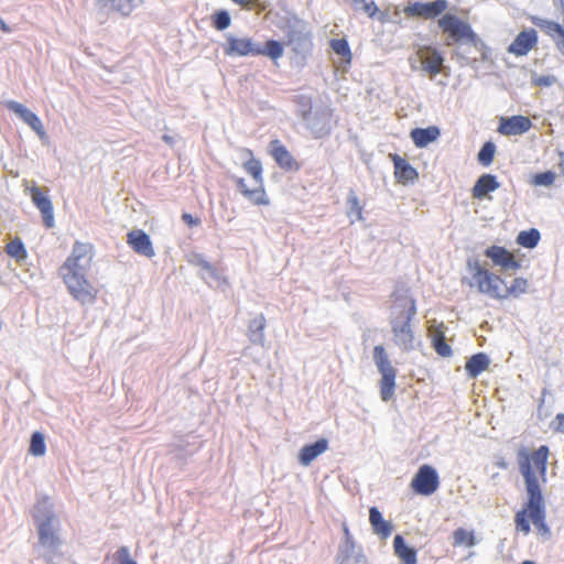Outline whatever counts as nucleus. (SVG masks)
<instances>
[{
    "instance_id": "obj_51",
    "label": "nucleus",
    "mask_w": 564,
    "mask_h": 564,
    "mask_svg": "<svg viewBox=\"0 0 564 564\" xmlns=\"http://www.w3.org/2000/svg\"><path fill=\"white\" fill-rule=\"evenodd\" d=\"M556 82L553 75H541L532 77V84L539 87H550Z\"/></svg>"
},
{
    "instance_id": "obj_33",
    "label": "nucleus",
    "mask_w": 564,
    "mask_h": 564,
    "mask_svg": "<svg viewBox=\"0 0 564 564\" xmlns=\"http://www.w3.org/2000/svg\"><path fill=\"white\" fill-rule=\"evenodd\" d=\"M267 319L263 314H259L248 324V338L253 345L263 346L264 344V328Z\"/></svg>"
},
{
    "instance_id": "obj_39",
    "label": "nucleus",
    "mask_w": 564,
    "mask_h": 564,
    "mask_svg": "<svg viewBox=\"0 0 564 564\" xmlns=\"http://www.w3.org/2000/svg\"><path fill=\"white\" fill-rule=\"evenodd\" d=\"M198 276L209 286H220L223 284H227V280L213 264H210V269H205L203 272H198Z\"/></svg>"
},
{
    "instance_id": "obj_21",
    "label": "nucleus",
    "mask_w": 564,
    "mask_h": 564,
    "mask_svg": "<svg viewBox=\"0 0 564 564\" xmlns=\"http://www.w3.org/2000/svg\"><path fill=\"white\" fill-rule=\"evenodd\" d=\"M31 197L33 204L41 212L43 217V223L46 228L54 227V213L53 205L47 195H45L42 189L37 186L32 187Z\"/></svg>"
},
{
    "instance_id": "obj_20",
    "label": "nucleus",
    "mask_w": 564,
    "mask_h": 564,
    "mask_svg": "<svg viewBox=\"0 0 564 564\" xmlns=\"http://www.w3.org/2000/svg\"><path fill=\"white\" fill-rule=\"evenodd\" d=\"M538 32L534 29L521 31L508 47V52L516 56L527 55L538 44Z\"/></svg>"
},
{
    "instance_id": "obj_60",
    "label": "nucleus",
    "mask_w": 564,
    "mask_h": 564,
    "mask_svg": "<svg viewBox=\"0 0 564 564\" xmlns=\"http://www.w3.org/2000/svg\"><path fill=\"white\" fill-rule=\"evenodd\" d=\"M543 403H544V399L542 398L541 401H540V404L538 406V413H539V416L542 415V408H543Z\"/></svg>"
},
{
    "instance_id": "obj_3",
    "label": "nucleus",
    "mask_w": 564,
    "mask_h": 564,
    "mask_svg": "<svg viewBox=\"0 0 564 564\" xmlns=\"http://www.w3.org/2000/svg\"><path fill=\"white\" fill-rule=\"evenodd\" d=\"M392 296L395 301L394 311L390 316L393 343L402 351L409 352L415 349V336L411 322L416 315V303L406 291L403 293L395 291Z\"/></svg>"
},
{
    "instance_id": "obj_44",
    "label": "nucleus",
    "mask_w": 564,
    "mask_h": 564,
    "mask_svg": "<svg viewBox=\"0 0 564 564\" xmlns=\"http://www.w3.org/2000/svg\"><path fill=\"white\" fill-rule=\"evenodd\" d=\"M6 250L10 257L17 260L25 259L28 256L24 243L19 238L9 242L6 247Z\"/></svg>"
},
{
    "instance_id": "obj_27",
    "label": "nucleus",
    "mask_w": 564,
    "mask_h": 564,
    "mask_svg": "<svg viewBox=\"0 0 564 564\" xmlns=\"http://www.w3.org/2000/svg\"><path fill=\"white\" fill-rule=\"evenodd\" d=\"M91 250L89 243L75 242L70 256L64 262L62 270L86 269L82 261L87 258Z\"/></svg>"
},
{
    "instance_id": "obj_9",
    "label": "nucleus",
    "mask_w": 564,
    "mask_h": 564,
    "mask_svg": "<svg viewBox=\"0 0 564 564\" xmlns=\"http://www.w3.org/2000/svg\"><path fill=\"white\" fill-rule=\"evenodd\" d=\"M549 453L550 451L546 445H541L532 454H530L525 447H521L517 454L519 470L521 475L523 476V470L529 466L532 475L536 477V474L532 468L533 464L540 476L545 479Z\"/></svg>"
},
{
    "instance_id": "obj_52",
    "label": "nucleus",
    "mask_w": 564,
    "mask_h": 564,
    "mask_svg": "<svg viewBox=\"0 0 564 564\" xmlns=\"http://www.w3.org/2000/svg\"><path fill=\"white\" fill-rule=\"evenodd\" d=\"M444 328V325L441 324L437 327L430 330L432 344L438 340H446Z\"/></svg>"
},
{
    "instance_id": "obj_43",
    "label": "nucleus",
    "mask_w": 564,
    "mask_h": 564,
    "mask_svg": "<svg viewBox=\"0 0 564 564\" xmlns=\"http://www.w3.org/2000/svg\"><path fill=\"white\" fill-rule=\"evenodd\" d=\"M332 50L339 56L344 58L346 62L351 61V51L349 43L346 39H334L330 41Z\"/></svg>"
},
{
    "instance_id": "obj_8",
    "label": "nucleus",
    "mask_w": 564,
    "mask_h": 564,
    "mask_svg": "<svg viewBox=\"0 0 564 564\" xmlns=\"http://www.w3.org/2000/svg\"><path fill=\"white\" fill-rule=\"evenodd\" d=\"M301 117L306 123V128L312 132L314 138L321 139L330 133V113L326 110L312 113L311 99L302 97Z\"/></svg>"
},
{
    "instance_id": "obj_28",
    "label": "nucleus",
    "mask_w": 564,
    "mask_h": 564,
    "mask_svg": "<svg viewBox=\"0 0 564 564\" xmlns=\"http://www.w3.org/2000/svg\"><path fill=\"white\" fill-rule=\"evenodd\" d=\"M441 134V130L436 126L427 128H414L410 132V137L416 148H425L430 143L437 140Z\"/></svg>"
},
{
    "instance_id": "obj_14",
    "label": "nucleus",
    "mask_w": 564,
    "mask_h": 564,
    "mask_svg": "<svg viewBox=\"0 0 564 564\" xmlns=\"http://www.w3.org/2000/svg\"><path fill=\"white\" fill-rule=\"evenodd\" d=\"M286 36L289 44L293 46L295 53L305 54L310 52L313 46L311 33L300 21L289 26Z\"/></svg>"
},
{
    "instance_id": "obj_42",
    "label": "nucleus",
    "mask_w": 564,
    "mask_h": 564,
    "mask_svg": "<svg viewBox=\"0 0 564 564\" xmlns=\"http://www.w3.org/2000/svg\"><path fill=\"white\" fill-rule=\"evenodd\" d=\"M496 153V145L491 141H487L482 144L480 148L477 160L482 166H489L492 161Z\"/></svg>"
},
{
    "instance_id": "obj_57",
    "label": "nucleus",
    "mask_w": 564,
    "mask_h": 564,
    "mask_svg": "<svg viewBox=\"0 0 564 564\" xmlns=\"http://www.w3.org/2000/svg\"><path fill=\"white\" fill-rule=\"evenodd\" d=\"M343 532H344V541L343 542H348V541H354V538L348 529V525L346 523L343 524Z\"/></svg>"
},
{
    "instance_id": "obj_48",
    "label": "nucleus",
    "mask_w": 564,
    "mask_h": 564,
    "mask_svg": "<svg viewBox=\"0 0 564 564\" xmlns=\"http://www.w3.org/2000/svg\"><path fill=\"white\" fill-rule=\"evenodd\" d=\"M187 262L196 268H199L198 272H203L205 269H210V262L206 260L205 256L198 252H192L187 256Z\"/></svg>"
},
{
    "instance_id": "obj_23",
    "label": "nucleus",
    "mask_w": 564,
    "mask_h": 564,
    "mask_svg": "<svg viewBox=\"0 0 564 564\" xmlns=\"http://www.w3.org/2000/svg\"><path fill=\"white\" fill-rule=\"evenodd\" d=\"M394 165V177L398 183L408 184L414 183L419 177L417 171L399 154L391 155Z\"/></svg>"
},
{
    "instance_id": "obj_38",
    "label": "nucleus",
    "mask_w": 564,
    "mask_h": 564,
    "mask_svg": "<svg viewBox=\"0 0 564 564\" xmlns=\"http://www.w3.org/2000/svg\"><path fill=\"white\" fill-rule=\"evenodd\" d=\"M242 167L249 175L252 176L257 187H264L262 177L263 170L260 160L251 156L248 161L243 162Z\"/></svg>"
},
{
    "instance_id": "obj_54",
    "label": "nucleus",
    "mask_w": 564,
    "mask_h": 564,
    "mask_svg": "<svg viewBox=\"0 0 564 564\" xmlns=\"http://www.w3.org/2000/svg\"><path fill=\"white\" fill-rule=\"evenodd\" d=\"M182 219L185 224H187L191 227L198 226L200 224V220L198 218L194 217L193 215H191L188 213H184L182 215Z\"/></svg>"
},
{
    "instance_id": "obj_13",
    "label": "nucleus",
    "mask_w": 564,
    "mask_h": 564,
    "mask_svg": "<svg viewBox=\"0 0 564 564\" xmlns=\"http://www.w3.org/2000/svg\"><path fill=\"white\" fill-rule=\"evenodd\" d=\"M6 107L19 116L30 128L39 135L42 141L47 140V133L43 127L41 119L36 113L15 100H8Z\"/></svg>"
},
{
    "instance_id": "obj_49",
    "label": "nucleus",
    "mask_w": 564,
    "mask_h": 564,
    "mask_svg": "<svg viewBox=\"0 0 564 564\" xmlns=\"http://www.w3.org/2000/svg\"><path fill=\"white\" fill-rule=\"evenodd\" d=\"M115 558L119 564H138L133 558L130 557V551L128 546H120L115 553Z\"/></svg>"
},
{
    "instance_id": "obj_29",
    "label": "nucleus",
    "mask_w": 564,
    "mask_h": 564,
    "mask_svg": "<svg viewBox=\"0 0 564 564\" xmlns=\"http://www.w3.org/2000/svg\"><path fill=\"white\" fill-rule=\"evenodd\" d=\"M369 522L375 534L381 539H387L392 532L391 522L383 519L381 511L377 507L369 509Z\"/></svg>"
},
{
    "instance_id": "obj_53",
    "label": "nucleus",
    "mask_w": 564,
    "mask_h": 564,
    "mask_svg": "<svg viewBox=\"0 0 564 564\" xmlns=\"http://www.w3.org/2000/svg\"><path fill=\"white\" fill-rule=\"evenodd\" d=\"M361 9L371 19H373L376 17V14L379 12V9H378L377 4L373 1H371V2H367L366 1L362 4Z\"/></svg>"
},
{
    "instance_id": "obj_55",
    "label": "nucleus",
    "mask_w": 564,
    "mask_h": 564,
    "mask_svg": "<svg viewBox=\"0 0 564 564\" xmlns=\"http://www.w3.org/2000/svg\"><path fill=\"white\" fill-rule=\"evenodd\" d=\"M236 4H239L242 8L251 9L257 7L260 3V0H231Z\"/></svg>"
},
{
    "instance_id": "obj_1",
    "label": "nucleus",
    "mask_w": 564,
    "mask_h": 564,
    "mask_svg": "<svg viewBox=\"0 0 564 564\" xmlns=\"http://www.w3.org/2000/svg\"><path fill=\"white\" fill-rule=\"evenodd\" d=\"M32 517L39 535L37 543L33 545L35 556L42 558L46 564H58L63 558L61 551L63 541L57 532L59 520L47 497L37 500Z\"/></svg>"
},
{
    "instance_id": "obj_61",
    "label": "nucleus",
    "mask_w": 564,
    "mask_h": 564,
    "mask_svg": "<svg viewBox=\"0 0 564 564\" xmlns=\"http://www.w3.org/2000/svg\"><path fill=\"white\" fill-rule=\"evenodd\" d=\"M338 564H357L354 561L340 560Z\"/></svg>"
},
{
    "instance_id": "obj_24",
    "label": "nucleus",
    "mask_w": 564,
    "mask_h": 564,
    "mask_svg": "<svg viewBox=\"0 0 564 564\" xmlns=\"http://www.w3.org/2000/svg\"><path fill=\"white\" fill-rule=\"evenodd\" d=\"M272 156L276 164L285 171H299L300 164L290 153V151L280 141L274 140L271 142Z\"/></svg>"
},
{
    "instance_id": "obj_32",
    "label": "nucleus",
    "mask_w": 564,
    "mask_h": 564,
    "mask_svg": "<svg viewBox=\"0 0 564 564\" xmlns=\"http://www.w3.org/2000/svg\"><path fill=\"white\" fill-rule=\"evenodd\" d=\"M490 364V359L485 352L474 354L465 364V371L469 378H477L485 371Z\"/></svg>"
},
{
    "instance_id": "obj_56",
    "label": "nucleus",
    "mask_w": 564,
    "mask_h": 564,
    "mask_svg": "<svg viewBox=\"0 0 564 564\" xmlns=\"http://www.w3.org/2000/svg\"><path fill=\"white\" fill-rule=\"evenodd\" d=\"M555 422H556L555 430L561 433H564V413H558L555 416Z\"/></svg>"
},
{
    "instance_id": "obj_25",
    "label": "nucleus",
    "mask_w": 564,
    "mask_h": 564,
    "mask_svg": "<svg viewBox=\"0 0 564 564\" xmlns=\"http://www.w3.org/2000/svg\"><path fill=\"white\" fill-rule=\"evenodd\" d=\"M231 180L235 182L237 189L254 205L270 204L264 187L256 186L253 189H250L242 177L231 176Z\"/></svg>"
},
{
    "instance_id": "obj_47",
    "label": "nucleus",
    "mask_w": 564,
    "mask_h": 564,
    "mask_svg": "<svg viewBox=\"0 0 564 564\" xmlns=\"http://www.w3.org/2000/svg\"><path fill=\"white\" fill-rule=\"evenodd\" d=\"M555 173L552 171H545L542 173H536L532 176L530 183L534 186H551L555 181Z\"/></svg>"
},
{
    "instance_id": "obj_63",
    "label": "nucleus",
    "mask_w": 564,
    "mask_h": 564,
    "mask_svg": "<svg viewBox=\"0 0 564 564\" xmlns=\"http://www.w3.org/2000/svg\"><path fill=\"white\" fill-rule=\"evenodd\" d=\"M498 466H499V467H501V468H507V463H505V462H500V463L498 464Z\"/></svg>"
},
{
    "instance_id": "obj_31",
    "label": "nucleus",
    "mask_w": 564,
    "mask_h": 564,
    "mask_svg": "<svg viewBox=\"0 0 564 564\" xmlns=\"http://www.w3.org/2000/svg\"><path fill=\"white\" fill-rule=\"evenodd\" d=\"M141 3L142 0H97V6L100 9L110 8L123 17L130 15Z\"/></svg>"
},
{
    "instance_id": "obj_22",
    "label": "nucleus",
    "mask_w": 564,
    "mask_h": 564,
    "mask_svg": "<svg viewBox=\"0 0 564 564\" xmlns=\"http://www.w3.org/2000/svg\"><path fill=\"white\" fill-rule=\"evenodd\" d=\"M328 447L329 442L325 437L318 438L314 443L305 444L299 452V463L304 467L310 466L319 455L325 453Z\"/></svg>"
},
{
    "instance_id": "obj_59",
    "label": "nucleus",
    "mask_w": 564,
    "mask_h": 564,
    "mask_svg": "<svg viewBox=\"0 0 564 564\" xmlns=\"http://www.w3.org/2000/svg\"><path fill=\"white\" fill-rule=\"evenodd\" d=\"M163 141L170 145H173L174 144V138L171 137V135H167V134H164L162 137Z\"/></svg>"
},
{
    "instance_id": "obj_35",
    "label": "nucleus",
    "mask_w": 564,
    "mask_h": 564,
    "mask_svg": "<svg viewBox=\"0 0 564 564\" xmlns=\"http://www.w3.org/2000/svg\"><path fill=\"white\" fill-rule=\"evenodd\" d=\"M347 216L350 218L351 224L362 219V206L352 188L349 189L347 196Z\"/></svg>"
},
{
    "instance_id": "obj_50",
    "label": "nucleus",
    "mask_w": 564,
    "mask_h": 564,
    "mask_svg": "<svg viewBox=\"0 0 564 564\" xmlns=\"http://www.w3.org/2000/svg\"><path fill=\"white\" fill-rule=\"evenodd\" d=\"M432 346L441 357H451L453 355L452 347L446 343V340L435 341Z\"/></svg>"
},
{
    "instance_id": "obj_6",
    "label": "nucleus",
    "mask_w": 564,
    "mask_h": 564,
    "mask_svg": "<svg viewBox=\"0 0 564 564\" xmlns=\"http://www.w3.org/2000/svg\"><path fill=\"white\" fill-rule=\"evenodd\" d=\"M65 271L64 282L72 296L83 305L93 304L97 297V290L85 278V269Z\"/></svg>"
},
{
    "instance_id": "obj_18",
    "label": "nucleus",
    "mask_w": 564,
    "mask_h": 564,
    "mask_svg": "<svg viewBox=\"0 0 564 564\" xmlns=\"http://www.w3.org/2000/svg\"><path fill=\"white\" fill-rule=\"evenodd\" d=\"M531 127L532 122L530 118L522 115H514L500 118L498 132L502 135H521L528 132Z\"/></svg>"
},
{
    "instance_id": "obj_26",
    "label": "nucleus",
    "mask_w": 564,
    "mask_h": 564,
    "mask_svg": "<svg viewBox=\"0 0 564 564\" xmlns=\"http://www.w3.org/2000/svg\"><path fill=\"white\" fill-rule=\"evenodd\" d=\"M500 187L497 176L494 174L485 173L480 175L471 188V196L476 199L485 198L489 193L495 192Z\"/></svg>"
},
{
    "instance_id": "obj_16",
    "label": "nucleus",
    "mask_w": 564,
    "mask_h": 564,
    "mask_svg": "<svg viewBox=\"0 0 564 564\" xmlns=\"http://www.w3.org/2000/svg\"><path fill=\"white\" fill-rule=\"evenodd\" d=\"M530 21L554 41L556 48L564 56V25L538 15H532Z\"/></svg>"
},
{
    "instance_id": "obj_12",
    "label": "nucleus",
    "mask_w": 564,
    "mask_h": 564,
    "mask_svg": "<svg viewBox=\"0 0 564 564\" xmlns=\"http://www.w3.org/2000/svg\"><path fill=\"white\" fill-rule=\"evenodd\" d=\"M484 254L490 259L495 265L500 267L503 272H516L522 267L521 262L517 260L506 247L490 246L484 251Z\"/></svg>"
},
{
    "instance_id": "obj_46",
    "label": "nucleus",
    "mask_w": 564,
    "mask_h": 564,
    "mask_svg": "<svg viewBox=\"0 0 564 564\" xmlns=\"http://www.w3.org/2000/svg\"><path fill=\"white\" fill-rule=\"evenodd\" d=\"M454 545L466 544L473 546L475 544V535L463 528H458L453 532Z\"/></svg>"
},
{
    "instance_id": "obj_41",
    "label": "nucleus",
    "mask_w": 564,
    "mask_h": 564,
    "mask_svg": "<svg viewBox=\"0 0 564 564\" xmlns=\"http://www.w3.org/2000/svg\"><path fill=\"white\" fill-rule=\"evenodd\" d=\"M231 24V17L229 12L225 9H220L215 11L212 14V25L217 31H224L228 29Z\"/></svg>"
},
{
    "instance_id": "obj_62",
    "label": "nucleus",
    "mask_w": 564,
    "mask_h": 564,
    "mask_svg": "<svg viewBox=\"0 0 564 564\" xmlns=\"http://www.w3.org/2000/svg\"><path fill=\"white\" fill-rule=\"evenodd\" d=\"M354 3L357 6V4H364L366 2V0H352Z\"/></svg>"
},
{
    "instance_id": "obj_37",
    "label": "nucleus",
    "mask_w": 564,
    "mask_h": 564,
    "mask_svg": "<svg viewBox=\"0 0 564 564\" xmlns=\"http://www.w3.org/2000/svg\"><path fill=\"white\" fill-rule=\"evenodd\" d=\"M541 239V234L536 228L522 230L517 236V243L523 248L533 249L538 246Z\"/></svg>"
},
{
    "instance_id": "obj_40",
    "label": "nucleus",
    "mask_w": 564,
    "mask_h": 564,
    "mask_svg": "<svg viewBox=\"0 0 564 564\" xmlns=\"http://www.w3.org/2000/svg\"><path fill=\"white\" fill-rule=\"evenodd\" d=\"M46 452L45 435L42 432L35 431L30 438L29 453L33 456H43Z\"/></svg>"
},
{
    "instance_id": "obj_58",
    "label": "nucleus",
    "mask_w": 564,
    "mask_h": 564,
    "mask_svg": "<svg viewBox=\"0 0 564 564\" xmlns=\"http://www.w3.org/2000/svg\"><path fill=\"white\" fill-rule=\"evenodd\" d=\"M0 30H2L6 33L11 32V28L0 18Z\"/></svg>"
},
{
    "instance_id": "obj_2",
    "label": "nucleus",
    "mask_w": 564,
    "mask_h": 564,
    "mask_svg": "<svg viewBox=\"0 0 564 564\" xmlns=\"http://www.w3.org/2000/svg\"><path fill=\"white\" fill-rule=\"evenodd\" d=\"M467 268L471 273V280L468 282L470 288H477L478 292L495 300H506L510 296L520 297L527 293L529 281L524 278H516L510 286L506 285L505 280L489 270L482 268L477 259H468Z\"/></svg>"
},
{
    "instance_id": "obj_34",
    "label": "nucleus",
    "mask_w": 564,
    "mask_h": 564,
    "mask_svg": "<svg viewBox=\"0 0 564 564\" xmlns=\"http://www.w3.org/2000/svg\"><path fill=\"white\" fill-rule=\"evenodd\" d=\"M338 560L354 561L360 563L365 560L362 549L354 541L343 542L339 546Z\"/></svg>"
},
{
    "instance_id": "obj_45",
    "label": "nucleus",
    "mask_w": 564,
    "mask_h": 564,
    "mask_svg": "<svg viewBox=\"0 0 564 564\" xmlns=\"http://www.w3.org/2000/svg\"><path fill=\"white\" fill-rule=\"evenodd\" d=\"M527 514L529 516V510L527 507V502L524 503V508L516 513L514 523L518 531L529 534L531 531V525L529 520L527 519Z\"/></svg>"
},
{
    "instance_id": "obj_4",
    "label": "nucleus",
    "mask_w": 564,
    "mask_h": 564,
    "mask_svg": "<svg viewBox=\"0 0 564 564\" xmlns=\"http://www.w3.org/2000/svg\"><path fill=\"white\" fill-rule=\"evenodd\" d=\"M523 479L528 496L527 507L529 510V518L538 529L539 533L545 539H550L551 529L545 521L546 511L542 489L538 477L532 475L529 466L523 470Z\"/></svg>"
},
{
    "instance_id": "obj_11",
    "label": "nucleus",
    "mask_w": 564,
    "mask_h": 564,
    "mask_svg": "<svg viewBox=\"0 0 564 564\" xmlns=\"http://www.w3.org/2000/svg\"><path fill=\"white\" fill-rule=\"evenodd\" d=\"M448 7L447 0H434L430 2H414L404 8L408 17H420L423 19H435Z\"/></svg>"
},
{
    "instance_id": "obj_17",
    "label": "nucleus",
    "mask_w": 564,
    "mask_h": 564,
    "mask_svg": "<svg viewBox=\"0 0 564 564\" xmlns=\"http://www.w3.org/2000/svg\"><path fill=\"white\" fill-rule=\"evenodd\" d=\"M227 45L224 46V52L227 56H257L258 43H254L250 37H236L232 34H227Z\"/></svg>"
},
{
    "instance_id": "obj_30",
    "label": "nucleus",
    "mask_w": 564,
    "mask_h": 564,
    "mask_svg": "<svg viewBox=\"0 0 564 564\" xmlns=\"http://www.w3.org/2000/svg\"><path fill=\"white\" fill-rule=\"evenodd\" d=\"M393 549L395 555L403 564H417L416 550L406 544L401 534H397L393 539Z\"/></svg>"
},
{
    "instance_id": "obj_5",
    "label": "nucleus",
    "mask_w": 564,
    "mask_h": 564,
    "mask_svg": "<svg viewBox=\"0 0 564 564\" xmlns=\"http://www.w3.org/2000/svg\"><path fill=\"white\" fill-rule=\"evenodd\" d=\"M373 362L381 375L380 397L387 402L394 395L397 369L391 365L389 356L382 345H377L372 354Z\"/></svg>"
},
{
    "instance_id": "obj_64",
    "label": "nucleus",
    "mask_w": 564,
    "mask_h": 564,
    "mask_svg": "<svg viewBox=\"0 0 564 564\" xmlns=\"http://www.w3.org/2000/svg\"><path fill=\"white\" fill-rule=\"evenodd\" d=\"M521 564H535V562L530 561V560H525V561H523Z\"/></svg>"
},
{
    "instance_id": "obj_36",
    "label": "nucleus",
    "mask_w": 564,
    "mask_h": 564,
    "mask_svg": "<svg viewBox=\"0 0 564 564\" xmlns=\"http://www.w3.org/2000/svg\"><path fill=\"white\" fill-rule=\"evenodd\" d=\"M259 55L268 56L271 59H278L283 55V45L276 40H269L263 46L258 43L257 56Z\"/></svg>"
},
{
    "instance_id": "obj_19",
    "label": "nucleus",
    "mask_w": 564,
    "mask_h": 564,
    "mask_svg": "<svg viewBox=\"0 0 564 564\" xmlns=\"http://www.w3.org/2000/svg\"><path fill=\"white\" fill-rule=\"evenodd\" d=\"M127 243L138 254L152 258L155 254L150 236L142 229H133L127 234Z\"/></svg>"
},
{
    "instance_id": "obj_15",
    "label": "nucleus",
    "mask_w": 564,
    "mask_h": 564,
    "mask_svg": "<svg viewBox=\"0 0 564 564\" xmlns=\"http://www.w3.org/2000/svg\"><path fill=\"white\" fill-rule=\"evenodd\" d=\"M417 55L422 64V69L427 73L431 78H434L442 72L445 58L437 48L425 46L419 51Z\"/></svg>"
},
{
    "instance_id": "obj_7",
    "label": "nucleus",
    "mask_w": 564,
    "mask_h": 564,
    "mask_svg": "<svg viewBox=\"0 0 564 564\" xmlns=\"http://www.w3.org/2000/svg\"><path fill=\"white\" fill-rule=\"evenodd\" d=\"M438 26L443 30V32L447 33L446 44L451 45L452 43L460 42L466 40L473 45L477 44L478 36L473 31L471 26L460 20L458 17L452 13L444 14L438 20Z\"/></svg>"
},
{
    "instance_id": "obj_10",
    "label": "nucleus",
    "mask_w": 564,
    "mask_h": 564,
    "mask_svg": "<svg viewBox=\"0 0 564 564\" xmlns=\"http://www.w3.org/2000/svg\"><path fill=\"white\" fill-rule=\"evenodd\" d=\"M440 486V477L436 469L427 464L419 467L411 480L412 490L421 496L433 495Z\"/></svg>"
}]
</instances>
